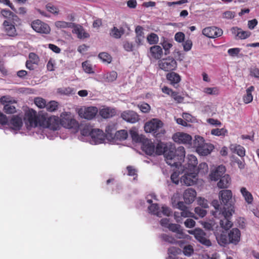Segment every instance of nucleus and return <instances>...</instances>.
Masks as SVG:
<instances>
[{
	"label": "nucleus",
	"mask_w": 259,
	"mask_h": 259,
	"mask_svg": "<svg viewBox=\"0 0 259 259\" xmlns=\"http://www.w3.org/2000/svg\"><path fill=\"white\" fill-rule=\"evenodd\" d=\"M82 66L84 71L87 73H94L92 65L88 61H85L82 63Z\"/></svg>",
	"instance_id": "50"
},
{
	"label": "nucleus",
	"mask_w": 259,
	"mask_h": 259,
	"mask_svg": "<svg viewBox=\"0 0 259 259\" xmlns=\"http://www.w3.org/2000/svg\"><path fill=\"white\" fill-rule=\"evenodd\" d=\"M120 117L127 122L135 123L139 121L140 117L137 112L133 110H126L121 113Z\"/></svg>",
	"instance_id": "14"
},
{
	"label": "nucleus",
	"mask_w": 259,
	"mask_h": 259,
	"mask_svg": "<svg viewBox=\"0 0 259 259\" xmlns=\"http://www.w3.org/2000/svg\"><path fill=\"white\" fill-rule=\"evenodd\" d=\"M228 131L226 129L224 128H214L212 129L211 131V134L212 135L217 136H225L226 134L227 133Z\"/></svg>",
	"instance_id": "47"
},
{
	"label": "nucleus",
	"mask_w": 259,
	"mask_h": 259,
	"mask_svg": "<svg viewBox=\"0 0 259 259\" xmlns=\"http://www.w3.org/2000/svg\"><path fill=\"white\" fill-rule=\"evenodd\" d=\"M21 24V19H19V21L17 20V22L13 20H5L2 24L3 30L7 35L15 37L18 34L16 27Z\"/></svg>",
	"instance_id": "5"
},
{
	"label": "nucleus",
	"mask_w": 259,
	"mask_h": 259,
	"mask_svg": "<svg viewBox=\"0 0 259 259\" xmlns=\"http://www.w3.org/2000/svg\"><path fill=\"white\" fill-rule=\"evenodd\" d=\"M196 196V192L195 190L192 188L186 190L183 194L185 202L188 204L192 203L194 201Z\"/></svg>",
	"instance_id": "25"
},
{
	"label": "nucleus",
	"mask_w": 259,
	"mask_h": 259,
	"mask_svg": "<svg viewBox=\"0 0 259 259\" xmlns=\"http://www.w3.org/2000/svg\"><path fill=\"white\" fill-rule=\"evenodd\" d=\"M26 116L31 126H37L38 125L42 126L44 125L46 120V115L44 114H37L33 109L29 110Z\"/></svg>",
	"instance_id": "4"
},
{
	"label": "nucleus",
	"mask_w": 259,
	"mask_h": 259,
	"mask_svg": "<svg viewBox=\"0 0 259 259\" xmlns=\"http://www.w3.org/2000/svg\"><path fill=\"white\" fill-rule=\"evenodd\" d=\"M187 167L190 170H194L197 165V158L193 155H188L187 157Z\"/></svg>",
	"instance_id": "35"
},
{
	"label": "nucleus",
	"mask_w": 259,
	"mask_h": 259,
	"mask_svg": "<svg viewBox=\"0 0 259 259\" xmlns=\"http://www.w3.org/2000/svg\"><path fill=\"white\" fill-rule=\"evenodd\" d=\"M232 33L240 39H244L251 35V32L249 31H243L241 28L238 27H233L231 29Z\"/></svg>",
	"instance_id": "21"
},
{
	"label": "nucleus",
	"mask_w": 259,
	"mask_h": 259,
	"mask_svg": "<svg viewBox=\"0 0 259 259\" xmlns=\"http://www.w3.org/2000/svg\"><path fill=\"white\" fill-rule=\"evenodd\" d=\"M254 87L252 85L249 87L246 90V94L244 95L243 100L245 104H248L252 101L253 96L252 92L254 91Z\"/></svg>",
	"instance_id": "33"
},
{
	"label": "nucleus",
	"mask_w": 259,
	"mask_h": 259,
	"mask_svg": "<svg viewBox=\"0 0 259 259\" xmlns=\"http://www.w3.org/2000/svg\"><path fill=\"white\" fill-rule=\"evenodd\" d=\"M197 180V174L194 172L185 174L181 179V183L187 186L193 185Z\"/></svg>",
	"instance_id": "18"
},
{
	"label": "nucleus",
	"mask_w": 259,
	"mask_h": 259,
	"mask_svg": "<svg viewBox=\"0 0 259 259\" xmlns=\"http://www.w3.org/2000/svg\"><path fill=\"white\" fill-rule=\"evenodd\" d=\"M193 146L196 148V152L202 156L207 155L214 149L211 144L205 143L203 137L196 136L193 142Z\"/></svg>",
	"instance_id": "3"
},
{
	"label": "nucleus",
	"mask_w": 259,
	"mask_h": 259,
	"mask_svg": "<svg viewBox=\"0 0 259 259\" xmlns=\"http://www.w3.org/2000/svg\"><path fill=\"white\" fill-rule=\"evenodd\" d=\"M124 29L123 27H120L119 29L116 27H113L110 32V35L113 37L118 39L124 33Z\"/></svg>",
	"instance_id": "36"
},
{
	"label": "nucleus",
	"mask_w": 259,
	"mask_h": 259,
	"mask_svg": "<svg viewBox=\"0 0 259 259\" xmlns=\"http://www.w3.org/2000/svg\"><path fill=\"white\" fill-rule=\"evenodd\" d=\"M218 242L221 246H225L226 244L231 243L229 241L228 236L226 234H221L220 235L217 237Z\"/></svg>",
	"instance_id": "37"
},
{
	"label": "nucleus",
	"mask_w": 259,
	"mask_h": 259,
	"mask_svg": "<svg viewBox=\"0 0 259 259\" xmlns=\"http://www.w3.org/2000/svg\"><path fill=\"white\" fill-rule=\"evenodd\" d=\"M223 30L217 27H207L202 30L203 35L209 38H216L223 34Z\"/></svg>",
	"instance_id": "16"
},
{
	"label": "nucleus",
	"mask_w": 259,
	"mask_h": 259,
	"mask_svg": "<svg viewBox=\"0 0 259 259\" xmlns=\"http://www.w3.org/2000/svg\"><path fill=\"white\" fill-rule=\"evenodd\" d=\"M55 26L58 28H72L73 24L71 22H67L63 21H58L55 23Z\"/></svg>",
	"instance_id": "42"
},
{
	"label": "nucleus",
	"mask_w": 259,
	"mask_h": 259,
	"mask_svg": "<svg viewBox=\"0 0 259 259\" xmlns=\"http://www.w3.org/2000/svg\"><path fill=\"white\" fill-rule=\"evenodd\" d=\"M1 14L4 17L6 18V20H13L17 22V20L19 21V19H20L17 15L9 10H2Z\"/></svg>",
	"instance_id": "31"
},
{
	"label": "nucleus",
	"mask_w": 259,
	"mask_h": 259,
	"mask_svg": "<svg viewBox=\"0 0 259 259\" xmlns=\"http://www.w3.org/2000/svg\"><path fill=\"white\" fill-rule=\"evenodd\" d=\"M142 150L147 155H154L155 145L151 140L147 139L143 143Z\"/></svg>",
	"instance_id": "23"
},
{
	"label": "nucleus",
	"mask_w": 259,
	"mask_h": 259,
	"mask_svg": "<svg viewBox=\"0 0 259 259\" xmlns=\"http://www.w3.org/2000/svg\"><path fill=\"white\" fill-rule=\"evenodd\" d=\"M240 192L246 202L248 204H251L253 201V197L251 193L245 187H241Z\"/></svg>",
	"instance_id": "30"
},
{
	"label": "nucleus",
	"mask_w": 259,
	"mask_h": 259,
	"mask_svg": "<svg viewBox=\"0 0 259 259\" xmlns=\"http://www.w3.org/2000/svg\"><path fill=\"white\" fill-rule=\"evenodd\" d=\"M185 35L182 32H178L175 35V39L178 42H183L185 40Z\"/></svg>",
	"instance_id": "53"
},
{
	"label": "nucleus",
	"mask_w": 259,
	"mask_h": 259,
	"mask_svg": "<svg viewBox=\"0 0 259 259\" xmlns=\"http://www.w3.org/2000/svg\"><path fill=\"white\" fill-rule=\"evenodd\" d=\"M159 68L164 71H172L177 68V62L172 57L160 59L158 62Z\"/></svg>",
	"instance_id": "6"
},
{
	"label": "nucleus",
	"mask_w": 259,
	"mask_h": 259,
	"mask_svg": "<svg viewBox=\"0 0 259 259\" xmlns=\"http://www.w3.org/2000/svg\"><path fill=\"white\" fill-rule=\"evenodd\" d=\"M162 47L165 51V54L167 55L169 53V49L172 47V45L167 40H164L161 44Z\"/></svg>",
	"instance_id": "56"
},
{
	"label": "nucleus",
	"mask_w": 259,
	"mask_h": 259,
	"mask_svg": "<svg viewBox=\"0 0 259 259\" xmlns=\"http://www.w3.org/2000/svg\"><path fill=\"white\" fill-rule=\"evenodd\" d=\"M148 209L151 213L155 214L158 217H159L161 215V211H159V207L156 203L152 204L148 207Z\"/></svg>",
	"instance_id": "44"
},
{
	"label": "nucleus",
	"mask_w": 259,
	"mask_h": 259,
	"mask_svg": "<svg viewBox=\"0 0 259 259\" xmlns=\"http://www.w3.org/2000/svg\"><path fill=\"white\" fill-rule=\"evenodd\" d=\"M226 172V167L224 165H219L215 170L212 171L209 175L210 179L212 181H216L222 177Z\"/></svg>",
	"instance_id": "24"
},
{
	"label": "nucleus",
	"mask_w": 259,
	"mask_h": 259,
	"mask_svg": "<svg viewBox=\"0 0 259 259\" xmlns=\"http://www.w3.org/2000/svg\"><path fill=\"white\" fill-rule=\"evenodd\" d=\"M34 102L35 104L40 109L46 108L47 102L45 99L41 97H36L34 98Z\"/></svg>",
	"instance_id": "43"
},
{
	"label": "nucleus",
	"mask_w": 259,
	"mask_h": 259,
	"mask_svg": "<svg viewBox=\"0 0 259 259\" xmlns=\"http://www.w3.org/2000/svg\"><path fill=\"white\" fill-rule=\"evenodd\" d=\"M188 233L194 235L196 239L200 243L206 246H210L211 243L209 239L206 238V234L204 231L200 228H195L194 230H189Z\"/></svg>",
	"instance_id": "9"
},
{
	"label": "nucleus",
	"mask_w": 259,
	"mask_h": 259,
	"mask_svg": "<svg viewBox=\"0 0 259 259\" xmlns=\"http://www.w3.org/2000/svg\"><path fill=\"white\" fill-rule=\"evenodd\" d=\"M99 58L104 62L109 63L112 61L111 56L107 53L102 52L99 54Z\"/></svg>",
	"instance_id": "49"
},
{
	"label": "nucleus",
	"mask_w": 259,
	"mask_h": 259,
	"mask_svg": "<svg viewBox=\"0 0 259 259\" xmlns=\"http://www.w3.org/2000/svg\"><path fill=\"white\" fill-rule=\"evenodd\" d=\"M195 212L200 217L203 218L206 214V211L200 207H196L195 208Z\"/></svg>",
	"instance_id": "64"
},
{
	"label": "nucleus",
	"mask_w": 259,
	"mask_h": 259,
	"mask_svg": "<svg viewBox=\"0 0 259 259\" xmlns=\"http://www.w3.org/2000/svg\"><path fill=\"white\" fill-rule=\"evenodd\" d=\"M61 125L60 118L58 116H52L47 118L43 126L47 127L53 131H56L60 128Z\"/></svg>",
	"instance_id": "13"
},
{
	"label": "nucleus",
	"mask_w": 259,
	"mask_h": 259,
	"mask_svg": "<svg viewBox=\"0 0 259 259\" xmlns=\"http://www.w3.org/2000/svg\"><path fill=\"white\" fill-rule=\"evenodd\" d=\"M219 197L221 203H223L224 205H231L230 202L232 201V193L231 190H223L220 191L219 193ZM231 208H232V206H230V209Z\"/></svg>",
	"instance_id": "17"
},
{
	"label": "nucleus",
	"mask_w": 259,
	"mask_h": 259,
	"mask_svg": "<svg viewBox=\"0 0 259 259\" xmlns=\"http://www.w3.org/2000/svg\"><path fill=\"white\" fill-rule=\"evenodd\" d=\"M185 154V149L183 146L176 149L174 145H168L161 141L155 146L154 155L163 154L166 163L171 166L179 167L184 161Z\"/></svg>",
	"instance_id": "1"
},
{
	"label": "nucleus",
	"mask_w": 259,
	"mask_h": 259,
	"mask_svg": "<svg viewBox=\"0 0 259 259\" xmlns=\"http://www.w3.org/2000/svg\"><path fill=\"white\" fill-rule=\"evenodd\" d=\"M166 78L170 84L176 88L181 80V76L177 73L170 71L166 74Z\"/></svg>",
	"instance_id": "20"
},
{
	"label": "nucleus",
	"mask_w": 259,
	"mask_h": 259,
	"mask_svg": "<svg viewBox=\"0 0 259 259\" xmlns=\"http://www.w3.org/2000/svg\"><path fill=\"white\" fill-rule=\"evenodd\" d=\"M184 50L186 52L190 51L192 47V41L190 39H187L183 43Z\"/></svg>",
	"instance_id": "61"
},
{
	"label": "nucleus",
	"mask_w": 259,
	"mask_h": 259,
	"mask_svg": "<svg viewBox=\"0 0 259 259\" xmlns=\"http://www.w3.org/2000/svg\"><path fill=\"white\" fill-rule=\"evenodd\" d=\"M60 117L61 125L64 127L70 129L77 127L78 124L77 121L71 117L70 113L63 112L61 114Z\"/></svg>",
	"instance_id": "7"
},
{
	"label": "nucleus",
	"mask_w": 259,
	"mask_h": 259,
	"mask_svg": "<svg viewBox=\"0 0 259 259\" xmlns=\"http://www.w3.org/2000/svg\"><path fill=\"white\" fill-rule=\"evenodd\" d=\"M203 92L207 95H218L219 94V89L217 87L205 88Z\"/></svg>",
	"instance_id": "48"
},
{
	"label": "nucleus",
	"mask_w": 259,
	"mask_h": 259,
	"mask_svg": "<svg viewBox=\"0 0 259 259\" xmlns=\"http://www.w3.org/2000/svg\"><path fill=\"white\" fill-rule=\"evenodd\" d=\"M106 136L107 138L114 139L115 129L113 125H109L106 126L105 129Z\"/></svg>",
	"instance_id": "41"
},
{
	"label": "nucleus",
	"mask_w": 259,
	"mask_h": 259,
	"mask_svg": "<svg viewBox=\"0 0 259 259\" xmlns=\"http://www.w3.org/2000/svg\"><path fill=\"white\" fill-rule=\"evenodd\" d=\"M147 40L150 45H155L159 41V37L156 33H151L147 35Z\"/></svg>",
	"instance_id": "38"
},
{
	"label": "nucleus",
	"mask_w": 259,
	"mask_h": 259,
	"mask_svg": "<svg viewBox=\"0 0 259 259\" xmlns=\"http://www.w3.org/2000/svg\"><path fill=\"white\" fill-rule=\"evenodd\" d=\"M172 139L175 142L183 144H191L192 140L190 135L183 132H177L174 134Z\"/></svg>",
	"instance_id": "12"
},
{
	"label": "nucleus",
	"mask_w": 259,
	"mask_h": 259,
	"mask_svg": "<svg viewBox=\"0 0 259 259\" xmlns=\"http://www.w3.org/2000/svg\"><path fill=\"white\" fill-rule=\"evenodd\" d=\"M58 103L55 101H51L46 104V108L49 112H54L58 108Z\"/></svg>",
	"instance_id": "39"
},
{
	"label": "nucleus",
	"mask_w": 259,
	"mask_h": 259,
	"mask_svg": "<svg viewBox=\"0 0 259 259\" xmlns=\"http://www.w3.org/2000/svg\"><path fill=\"white\" fill-rule=\"evenodd\" d=\"M117 77V73L115 71L108 72L106 75V81L111 82L115 81Z\"/></svg>",
	"instance_id": "45"
},
{
	"label": "nucleus",
	"mask_w": 259,
	"mask_h": 259,
	"mask_svg": "<svg viewBox=\"0 0 259 259\" xmlns=\"http://www.w3.org/2000/svg\"><path fill=\"white\" fill-rule=\"evenodd\" d=\"M9 124L13 126L14 129L19 130L22 126V121L18 116H13L11 119Z\"/></svg>",
	"instance_id": "32"
},
{
	"label": "nucleus",
	"mask_w": 259,
	"mask_h": 259,
	"mask_svg": "<svg viewBox=\"0 0 259 259\" xmlns=\"http://www.w3.org/2000/svg\"><path fill=\"white\" fill-rule=\"evenodd\" d=\"M161 238L164 241L171 244H175L177 242V240L174 237L166 234L162 235Z\"/></svg>",
	"instance_id": "57"
},
{
	"label": "nucleus",
	"mask_w": 259,
	"mask_h": 259,
	"mask_svg": "<svg viewBox=\"0 0 259 259\" xmlns=\"http://www.w3.org/2000/svg\"><path fill=\"white\" fill-rule=\"evenodd\" d=\"M123 47L125 51L132 52L133 50L134 45L132 42L126 40L123 42Z\"/></svg>",
	"instance_id": "62"
},
{
	"label": "nucleus",
	"mask_w": 259,
	"mask_h": 259,
	"mask_svg": "<svg viewBox=\"0 0 259 259\" xmlns=\"http://www.w3.org/2000/svg\"><path fill=\"white\" fill-rule=\"evenodd\" d=\"M163 123L158 118H152L146 122L144 130L146 133H152L157 138H160L165 133V131L162 128Z\"/></svg>",
	"instance_id": "2"
},
{
	"label": "nucleus",
	"mask_w": 259,
	"mask_h": 259,
	"mask_svg": "<svg viewBox=\"0 0 259 259\" xmlns=\"http://www.w3.org/2000/svg\"><path fill=\"white\" fill-rule=\"evenodd\" d=\"M73 32L76 34L78 38H85L90 36L89 34L85 32L83 27L81 26H75L73 30Z\"/></svg>",
	"instance_id": "34"
},
{
	"label": "nucleus",
	"mask_w": 259,
	"mask_h": 259,
	"mask_svg": "<svg viewBox=\"0 0 259 259\" xmlns=\"http://www.w3.org/2000/svg\"><path fill=\"white\" fill-rule=\"evenodd\" d=\"M220 181L217 184L218 187L220 189L227 188L231 184V179L228 174L225 175L220 178Z\"/></svg>",
	"instance_id": "28"
},
{
	"label": "nucleus",
	"mask_w": 259,
	"mask_h": 259,
	"mask_svg": "<svg viewBox=\"0 0 259 259\" xmlns=\"http://www.w3.org/2000/svg\"><path fill=\"white\" fill-rule=\"evenodd\" d=\"M171 97L178 103H181L184 101V97L179 95L177 92L174 91L171 95Z\"/></svg>",
	"instance_id": "54"
},
{
	"label": "nucleus",
	"mask_w": 259,
	"mask_h": 259,
	"mask_svg": "<svg viewBox=\"0 0 259 259\" xmlns=\"http://www.w3.org/2000/svg\"><path fill=\"white\" fill-rule=\"evenodd\" d=\"M183 252L185 255L187 256H190L194 252V249H193V246L190 245L185 246L184 247Z\"/></svg>",
	"instance_id": "51"
},
{
	"label": "nucleus",
	"mask_w": 259,
	"mask_h": 259,
	"mask_svg": "<svg viewBox=\"0 0 259 259\" xmlns=\"http://www.w3.org/2000/svg\"><path fill=\"white\" fill-rule=\"evenodd\" d=\"M31 27L34 31L40 33L49 34L51 31L47 24L38 19L31 23Z\"/></svg>",
	"instance_id": "11"
},
{
	"label": "nucleus",
	"mask_w": 259,
	"mask_h": 259,
	"mask_svg": "<svg viewBox=\"0 0 259 259\" xmlns=\"http://www.w3.org/2000/svg\"><path fill=\"white\" fill-rule=\"evenodd\" d=\"M4 111L7 114H13L16 112V109L11 103H8L4 106Z\"/></svg>",
	"instance_id": "46"
},
{
	"label": "nucleus",
	"mask_w": 259,
	"mask_h": 259,
	"mask_svg": "<svg viewBox=\"0 0 259 259\" xmlns=\"http://www.w3.org/2000/svg\"><path fill=\"white\" fill-rule=\"evenodd\" d=\"M241 49L239 48H231L228 50V54L231 57H236L238 55Z\"/></svg>",
	"instance_id": "55"
},
{
	"label": "nucleus",
	"mask_w": 259,
	"mask_h": 259,
	"mask_svg": "<svg viewBox=\"0 0 259 259\" xmlns=\"http://www.w3.org/2000/svg\"><path fill=\"white\" fill-rule=\"evenodd\" d=\"M128 136L127 132L125 130H120L115 132L114 139L119 140H124L126 139Z\"/></svg>",
	"instance_id": "40"
},
{
	"label": "nucleus",
	"mask_w": 259,
	"mask_h": 259,
	"mask_svg": "<svg viewBox=\"0 0 259 259\" xmlns=\"http://www.w3.org/2000/svg\"><path fill=\"white\" fill-rule=\"evenodd\" d=\"M138 106L140 110L143 113H148L151 109L150 106L146 103H143Z\"/></svg>",
	"instance_id": "58"
},
{
	"label": "nucleus",
	"mask_w": 259,
	"mask_h": 259,
	"mask_svg": "<svg viewBox=\"0 0 259 259\" xmlns=\"http://www.w3.org/2000/svg\"><path fill=\"white\" fill-rule=\"evenodd\" d=\"M181 217L183 219V218H195L194 214L189 210L188 208L184 209V210H181Z\"/></svg>",
	"instance_id": "52"
},
{
	"label": "nucleus",
	"mask_w": 259,
	"mask_h": 259,
	"mask_svg": "<svg viewBox=\"0 0 259 259\" xmlns=\"http://www.w3.org/2000/svg\"><path fill=\"white\" fill-rule=\"evenodd\" d=\"M168 253L173 255H176L177 254H180L182 252L181 249L176 247H170L168 250Z\"/></svg>",
	"instance_id": "63"
},
{
	"label": "nucleus",
	"mask_w": 259,
	"mask_h": 259,
	"mask_svg": "<svg viewBox=\"0 0 259 259\" xmlns=\"http://www.w3.org/2000/svg\"><path fill=\"white\" fill-rule=\"evenodd\" d=\"M163 55V50L161 47L158 45H154L150 47L149 56L150 58L155 60H159Z\"/></svg>",
	"instance_id": "19"
},
{
	"label": "nucleus",
	"mask_w": 259,
	"mask_h": 259,
	"mask_svg": "<svg viewBox=\"0 0 259 259\" xmlns=\"http://www.w3.org/2000/svg\"><path fill=\"white\" fill-rule=\"evenodd\" d=\"M167 228L172 232L176 233L179 235V238H184V233L181 229V226L176 224L170 223L168 225Z\"/></svg>",
	"instance_id": "29"
},
{
	"label": "nucleus",
	"mask_w": 259,
	"mask_h": 259,
	"mask_svg": "<svg viewBox=\"0 0 259 259\" xmlns=\"http://www.w3.org/2000/svg\"><path fill=\"white\" fill-rule=\"evenodd\" d=\"M230 149L232 153H236L240 157H244L245 155V148L240 145L236 144H231Z\"/></svg>",
	"instance_id": "27"
},
{
	"label": "nucleus",
	"mask_w": 259,
	"mask_h": 259,
	"mask_svg": "<svg viewBox=\"0 0 259 259\" xmlns=\"http://www.w3.org/2000/svg\"><path fill=\"white\" fill-rule=\"evenodd\" d=\"M208 165L205 163H201L199 164L198 167V172L199 173H205L208 171Z\"/></svg>",
	"instance_id": "60"
},
{
	"label": "nucleus",
	"mask_w": 259,
	"mask_h": 259,
	"mask_svg": "<svg viewBox=\"0 0 259 259\" xmlns=\"http://www.w3.org/2000/svg\"><path fill=\"white\" fill-rule=\"evenodd\" d=\"M92 139V142L94 144H99L103 143L105 140V135L103 132L100 129H92L89 133Z\"/></svg>",
	"instance_id": "15"
},
{
	"label": "nucleus",
	"mask_w": 259,
	"mask_h": 259,
	"mask_svg": "<svg viewBox=\"0 0 259 259\" xmlns=\"http://www.w3.org/2000/svg\"><path fill=\"white\" fill-rule=\"evenodd\" d=\"M98 108L96 107H84L81 108L78 110V114L81 118L88 120H91L93 119L98 113Z\"/></svg>",
	"instance_id": "10"
},
{
	"label": "nucleus",
	"mask_w": 259,
	"mask_h": 259,
	"mask_svg": "<svg viewBox=\"0 0 259 259\" xmlns=\"http://www.w3.org/2000/svg\"><path fill=\"white\" fill-rule=\"evenodd\" d=\"M240 231L237 228H233L228 233V238L231 243L237 244L240 240Z\"/></svg>",
	"instance_id": "22"
},
{
	"label": "nucleus",
	"mask_w": 259,
	"mask_h": 259,
	"mask_svg": "<svg viewBox=\"0 0 259 259\" xmlns=\"http://www.w3.org/2000/svg\"><path fill=\"white\" fill-rule=\"evenodd\" d=\"M232 212L234 210L232 208L227 210L225 207H224L223 210L222 211V214L224 217V218L221 219L220 221V225L222 228L225 230H228L233 225L232 221L230 220L232 215Z\"/></svg>",
	"instance_id": "8"
},
{
	"label": "nucleus",
	"mask_w": 259,
	"mask_h": 259,
	"mask_svg": "<svg viewBox=\"0 0 259 259\" xmlns=\"http://www.w3.org/2000/svg\"><path fill=\"white\" fill-rule=\"evenodd\" d=\"M116 114V110L114 108L106 107L99 111V114L104 118H109L114 116Z\"/></svg>",
	"instance_id": "26"
},
{
	"label": "nucleus",
	"mask_w": 259,
	"mask_h": 259,
	"mask_svg": "<svg viewBox=\"0 0 259 259\" xmlns=\"http://www.w3.org/2000/svg\"><path fill=\"white\" fill-rule=\"evenodd\" d=\"M46 8L47 10L53 13L57 14L59 12V9L57 7L54 6L51 3L48 4L46 6Z\"/></svg>",
	"instance_id": "59"
}]
</instances>
